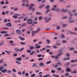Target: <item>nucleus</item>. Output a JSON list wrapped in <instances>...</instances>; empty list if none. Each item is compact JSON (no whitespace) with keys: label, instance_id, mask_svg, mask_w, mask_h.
Segmentation results:
<instances>
[{"label":"nucleus","instance_id":"1","mask_svg":"<svg viewBox=\"0 0 77 77\" xmlns=\"http://www.w3.org/2000/svg\"><path fill=\"white\" fill-rule=\"evenodd\" d=\"M73 13H74L73 15L74 16H75V17L77 16V13L76 12V10H73L72 11V12H71L70 11H69L68 12V14L69 15L70 17L69 18V20H71L72 18V14Z\"/></svg>","mask_w":77,"mask_h":77},{"label":"nucleus","instance_id":"2","mask_svg":"<svg viewBox=\"0 0 77 77\" xmlns=\"http://www.w3.org/2000/svg\"><path fill=\"white\" fill-rule=\"evenodd\" d=\"M48 16L50 17H44V19H45L46 21H45V23H48L51 20V17H53V16L50 14H49L48 15Z\"/></svg>","mask_w":77,"mask_h":77},{"label":"nucleus","instance_id":"3","mask_svg":"<svg viewBox=\"0 0 77 77\" xmlns=\"http://www.w3.org/2000/svg\"><path fill=\"white\" fill-rule=\"evenodd\" d=\"M53 6V8L52 9V11H55L57 12H60V9L59 8H56V6Z\"/></svg>","mask_w":77,"mask_h":77},{"label":"nucleus","instance_id":"4","mask_svg":"<svg viewBox=\"0 0 77 77\" xmlns=\"http://www.w3.org/2000/svg\"><path fill=\"white\" fill-rule=\"evenodd\" d=\"M62 51H63V49L61 48L58 51V53H59L57 55V56H61L62 54Z\"/></svg>","mask_w":77,"mask_h":77},{"label":"nucleus","instance_id":"5","mask_svg":"<svg viewBox=\"0 0 77 77\" xmlns=\"http://www.w3.org/2000/svg\"><path fill=\"white\" fill-rule=\"evenodd\" d=\"M32 21V19H29L27 20V22L28 23V24H32V22H29V21Z\"/></svg>","mask_w":77,"mask_h":77},{"label":"nucleus","instance_id":"6","mask_svg":"<svg viewBox=\"0 0 77 77\" xmlns=\"http://www.w3.org/2000/svg\"><path fill=\"white\" fill-rule=\"evenodd\" d=\"M6 26H7L8 27H12V24L10 22H9L7 23L6 24Z\"/></svg>","mask_w":77,"mask_h":77},{"label":"nucleus","instance_id":"7","mask_svg":"<svg viewBox=\"0 0 77 77\" xmlns=\"http://www.w3.org/2000/svg\"><path fill=\"white\" fill-rule=\"evenodd\" d=\"M18 15H19V14H14V16H13V18H17L18 17L17 16H18Z\"/></svg>","mask_w":77,"mask_h":77},{"label":"nucleus","instance_id":"8","mask_svg":"<svg viewBox=\"0 0 77 77\" xmlns=\"http://www.w3.org/2000/svg\"><path fill=\"white\" fill-rule=\"evenodd\" d=\"M16 32L17 33H18V34H19V35H21V31H20L19 29H17L16 31Z\"/></svg>","mask_w":77,"mask_h":77},{"label":"nucleus","instance_id":"9","mask_svg":"<svg viewBox=\"0 0 77 77\" xmlns=\"http://www.w3.org/2000/svg\"><path fill=\"white\" fill-rule=\"evenodd\" d=\"M29 9H30V10H31L32 9V11H33L35 10V8H33V7L31 6H29Z\"/></svg>","mask_w":77,"mask_h":77},{"label":"nucleus","instance_id":"10","mask_svg":"<svg viewBox=\"0 0 77 77\" xmlns=\"http://www.w3.org/2000/svg\"><path fill=\"white\" fill-rule=\"evenodd\" d=\"M70 34L74 35H77V33L76 32H74L70 31L69 32Z\"/></svg>","mask_w":77,"mask_h":77},{"label":"nucleus","instance_id":"11","mask_svg":"<svg viewBox=\"0 0 77 77\" xmlns=\"http://www.w3.org/2000/svg\"><path fill=\"white\" fill-rule=\"evenodd\" d=\"M70 59V58L67 57V58H63V60L64 61H65L66 60H68Z\"/></svg>","mask_w":77,"mask_h":77},{"label":"nucleus","instance_id":"12","mask_svg":"<svg viewBox=\"0 0 77 77\" xmlns=\"http://www.w3.org/2000/svg\"><path fill=\"white\" fill-rule=\"evenodd\" d=\"M38 45V44L36 45L35 46V48H41V46Z\"/></svg>","mask_w":77,"mask_h":77},{"label":"nucleus","instance_id":"13","mask_svg":"<svg viewBox=\"0 0 77 77\" xmlns=\"http://www.w3.org/2000/svg\"><path fill=\"white\" fill-rule=\"evenodd\" d=\"M16 62L18 65H20L21 64V63L18 60L16 61Z\"/></svg>","mask_w":77,"mask_h":77},{"label":"nucleus","instance_id":"14","mask_svg":"<svg viewBox=\"0 0 77 77\" xmlns=\"http://www.w3.org/2000/svg\"><path fill=\"white\" fill-rule=\"evenodd\" d=\"M51 11V10H47V11H45V14L46 15L48 14V12H50Z\"/></svg>","mask_w":77,"mask_h":77},{"label":"nucleus","instance_id":"15","mask_svg":"<svg viewBox=\"0 0 77 77\" xmlns=\"http://www.w3.org/2000/svg\"><path fill=\"white\" fill-rule=\"evenodd\" d=\"M66 72L67 71H68V72H69V71H71V69L69 68H67L66 69Z\"/></svg>","mask_w":77,"mask_h":77},{"label":"nucleus","instance_id":"16","mask_svg":"<svg viewBox=\"0 0 77 77\" xmlns=\"http://www.w3.org/2000/svg\"><path fill=\"white\" fill-rule=\"evenodd\" d=\"M0 71L3 73H5V72H6V69L3 70H0Z\"/></svg>","mask_w":77,"mask_h":77},{"label":"nucleus","instance_id":"17","mask_svg":"<svg viewBox=\"0 0 77 77\" xmlns=\"http://www.w3.org/2000/svg\"><path fill=\"white\" fill-rule=\"evenodd\" d=\"M22 58L20 57L19 58H17L16 59V60H18L19 61H21V59H22Z\"/></svg>","mask_w":77,"mask_h":77},{"label":"nucleus","instance_id":"18","mask_svg":"<svg viewBox=\"0 0 77 77\" xmlns=\"http://www.w3.org/2000/svg\"><path fill=\"white\" fill-rule=\"evenodd\" d=\"M62 43L63 44H66L67 43V41L66 40H63L62 41Z\"/></svg>","mask_w":77,"mask_h":77},{"label":"nucleus","instance_id":"19","mask_svg":"<svg viewBox=\"0 0 77 77\" xmlns=\"http://www.w3.org/2000/svg\"><path fill=\"white\" fill-rule=\"evenodd\" d=\"M70 72L72 74H76L77 73V71L75 70L73 72L71 71Z\"/></svg>","mask_w":77,"mask_h":77},{"label":"nucleus","instance_id":"20","mask_svg":"<svg viewBox=\"0 0 77 77\" xmlns=\"http://www.w3.org/2000/svg\"><path fill=\"white\" fill-rule=\"evenodd\" d=\"M19 38L20 40H21V41H24V40H25V38H23L21 37H19Z\"/></svg>","mask_w":77,"mask_h":77},{"label":"nucleus","instance_id":"21","mask_svg":"<svg viewBox=\"0 0 77 77\" xmlns=\"http://www.w3.org/2000/svg\"><path fill=\"white\" fill-rule=\"evenodd\" d=\"M74 49H75V48L74 47L70 48H69V50L70 51H72V50H74Z\"/></svg>","mask_w":77,"mask_h":77},{"label":"nucleus","instance_id":"22","mask_svg":"<svg viewBox=\"0 0 77 77\" xmlns=\"http://www.w3.org/2000/svg\"><path fill=\"white\" fill-rule=\"evenodd\" d=\"M0 33L1 34H3V33H8V32L7 31H1L0 32Z\"/></svg>","mask_w":77,"mask_h":77},{"label":"nucleus","instance_id":"23","mask_svg":"<svg viewBox=\"0 0 77 77\" xmlns=\"http://www.w3.org/2000/svg\"><path fill=\"white\" fill-rule=\"evenodd\" d=\"M26 26V24L25 23H23V24H22L21 26V27H25V26Z\"/></svg>","mask_w":77,"mask_h":77},{"label":"nucleus","instance_id":"24","mask_svg":"<svg viewBox=\"0 0 77 77\" xmlns=\"http://www.w3.org/2000/svg\"><path fill=\"white\" fill-rule=\"evenodd\" d=\"M36 65H37V63H33V64L32 65L33 67H36Z\"/></svg>","mask_w":77,"mask_h":77},{"label":"nucleus","instance_id":"25","mask_svg":"<svg viewBox=\"0 0 77 77\" xmlns=\"http://www.w3.org/2000/svg\"><path fill=\"white\" fill-rule=\"evenodd\" d=\"M50 6H47L45 8L47 10H50Z\"/></svg>","mask_w":77,"mask_h":77},{"label":"nucleus","instance_id":"26","mask_svg":"<svg viewBox=\"0 0 77 77\" xmlns=\"http://www.w3.org/2000/svg\"><path fill=\"white\" fill-rule=\"evenodd\" d=\"M60 37L62 38L63 39V38H65V36H64V35H63L62 34H61V36H60Z\"/></svg>","mask_w":77,"mask_h":77},{"label":"nucleus","instance_id":"27","mask_svg":"<svg viewBox=\"0 0 77 77\" xmlns=\"http://www.w3.org/2000/svg\"><path fill=\"white\" fill-rule=\"evenodd\" d=\"M68 17V16H64L62 18V19L63 20H64V19H67Z\"/></svg>","mask_w":77,"mask_h":77},{"label":"nucleus","instance_id":"28","mask_svg":"<svg viewBox=\"0 0 77 77\" xmlns=\"http://www.w3.org/2000/svg\"><path fill=\"white\" fill-rule=\"evenodd\" d=\"M40 66H44V64L43 63H39Z\"/></svg>","mask_w":77,"mask_h":77},{"label":"nucleus","instance_id":"29","mask_svg":"<svg viewBox=\"0 0 77 77\" xmlns=\"http://www.w3.org/2000/svg\"><path fill=\"white\" fill-rule=\"evenodd\" d=\"M58 56H55V57H54V58L55 59H59V57H57Z\"/></svg>","mask_w":77,"mask_h":77},{"label":"nucleus","instance_id":"30","mask_svg":"<svg viewBox=\"0 0 77 77\" xmlns=\"http://www.w3.org/2000/svg\"><path fill=\"white\" fill-rule=\"evenodd\" d=\"M33 49H34V47H33V46H30V47H29V50H33Z\"/></svg>","mask_w":77,"mask_h":77},{"label":"nucleus","instance_id":"31","mask_svg":"<svg viewBox=\"0 0 77 77\" xmlns=\"http://www.w3.org/2000/svg\"><path fill=\"white\" fill-rule=\"evenodd\" d=\"M77 62V60H71L70 61V62L71 63H72V62Z\"/></svg>","mask_w":77,"mask_h":77},{"label":"nucleus","instance_id":"32","mask_svg":"<svg viewBox=\"0 0 77 77\" xmlns=\"http://www.w3.org/2000/svg\"><path fill=\"white\" fill-rule=\"evenodd\" d=\"M46 49V48H42V49H40V51H44V50H45Z\"/></svg>","mask_w":77,"mask_h":77},{"label":"nucleus","instance_id":"33","mask_svg":"<svg viewBox=\"0 0 77 77\" xmlns=\"http://www.w3.org/2000/svg\"><path fill=\"white\" fill-rule=\"evenodd\" d=\"M44 6V5H42L41 6L39 7V9H42Z\"/></svg>","mask_w":77,"mask_h":77},{"label":"nucleus","instance_id":"34","mask_svg":"<svg viewBox=\"0 0 77 77\" xmlns=\"http://www.w3.org/2000/svg\"><path fill=\"white\" fill-rule=\"evenodd\" d=\"M60 26H57V27L56 29L57 30H59L60 29Z\"/></svg>","mask_w":77,"mask_h":77},{"label":"nucleus","instance_id":"35","mask_svg":"<svg viewBox=\"0 0 77 77\" xmlns=\"http://www.w3.org/2000/svg\"><path fill=\"white\" fill-rule=\"evenodd\" d=\"M42 19H43L42 16H39L38 18V20H41Z\"/></svg>","mask_w":77,"mask_h":77},{"label":"nucleus","instance_id":"36","mask_svg":"<svg viewBox=\"0 0 77 77\" xmlns=\"http://www.w3.org/2000/svg\"><path fill=\"white\" fill-rule=\"evenodd\" d=\"M26 33H27V34L28 35H30V31H27V32H26Z\"/></svg>","mask_w":77,"mask_h":77},{"label":"nucleus","instance_id":"37","mask_svg":"<svg viewBox=\"0 0 77 77\" xmlns=\"http://www.w3.org/2000/svg\"><path fill=\"white\" fill-rule=\"evenodd\" d=\"M62 12H65L67 11V10H66L63 9L62 10Z\"/></svg>","mask_w":77,"mask_h":77},{"label":"nucleus","instance_id":"38","mask_svg":"<svg viewBox=\"0 0 77 77\" xmlns=\"http://www.w3.org/2000/svg\"><path fill=\"white\" fill-rule=\"evenodd\" d=\"M35 51H36V53H38L40 52V51L39 50V49H36L35 50Z\"/></svg>","mask_w":77,"mask_h":77},{"label":"nucleus","instance_id":"39","mask_svg":"<svg viewBox=\"0 0 77 77\" xmlns=\"http://www.w3.org/2000/svg\"><path fill=\"white\" fill-rule=\"evenodd\" d=\"M44 59L42 58H38V60H42Z\"/></svg>","mask_w":77,"mask_h":77},{"label":"nucleus","instance_id":"40","mask_svg":"<svg viewBox=\"0 0 77 77\" xmlns=\"http://www.w3.org/2000/svg\"><path fill=\"white\" fill-rule=\"evenodd\" d=\"M20 44H21V45H25V44H26V43L21 42H20Z\"/></svg>","mask_w":77,"mask_h":77},{"label":"nucleus","instance_id":"41","mask_svg":"<svg viewBox=\"0 0 77 77\" xmlns=\"http://www.w3.org/2000/svg\"><path fill=\"white\" fill-rule=\"evenodd\" d=\"M64 71L63 70H62L61 71H60V73H62V74H63V73H64Z\"/></svg>","mask_w":77,"mask_h":77},{"label":"nucleus","instance_id":"42","mask_svg":"<svg viewBox=\"0 0 77 77\" xmlns=\"http://www.w3.org/2000/svg\"><path fill=\"white\" fill-rule=\"evenodd\" d=\"M41 31V29H40V28H37V31L38 32H39V31Z\"/></svg>","mask_w":77,"mask_h":77},{"label":"nucleus","instance_id":"43","mask_svg":"<svg viewBox=\"0 0 77 77\" xmlns=\"http://www.w3.org/2000/svg\"><path fill=\"white\" fill-rule=\"evenodd\" d=\"M69 75V74L68 73H66L65 75V76H66V77H67V76H68Z\"/></svg>","mask_w":77,"mask_h":77},{"label":"nucleus","instance_id":"44","mask_svg":"<svg viewBox=\"0 0 77 77\" xmlns=\"http://www.w3.org/2000/svg\"><path fill=\"white\" fill-rule=\"evenodd\" d=\"M32 36H35V33L34 32H33V31H32Z\"/></svg>","mask_w":77,"mask_h":77},{"label":"nucleus","instance_id":"45","mask_svg":"<svg viewBox=\"0 0 77 77\" xmlns=\"http://www.w3.org/2000/svg\"><path fill=\"white\" fill-rule=\"evenodd\" d=\"M12 71L13 72H17V71L16 70V69H12Z\"/></svg>","mask_w":77,"mask_h":77},{"label":"nucleus","instance_id":"46","mask_svg":"<svg viewBox=\"0 0 77 77\" xmlns=\"http://www.w3.org/2000/svg\"><path fill=\"white\" fill-rule=\"evenodd\" d=\"M58 71H61L62 70V68L60 67H59L57 69Z\"/></svg>","mask_w":77,"mask_h":77},{"label":"nucleus","instance_id":"47","mask_svg":"<svg viewBox=\"0 0 77 77\" xmlns=\"http://www.w3.org/2000/svg\"><path fill=\"white\" fill-rule=\"evenodd\" d=\"M26 51L27 53H31L32 52V51H31L28 50H27Z\"/></svg>","mask_w":77,"mask_h":77},{"label":"nucleus","instance_id":"48","mask_svg":"<svg viewBox=\"0 0 77 77\" xmlns=\"http://www.w3.org/2000/svg\"><path fill=\"white\" fill-rule=\"evenodd\" d=\"M3 65L4 66H5V67H6V66H7V64L6 63L3 64Z\"/></svg>","mask_w":77,"mask_h":77},{"label":"nucleus","instance_id":"49","mask_svg":"<svg viewBox=\"0 0 77 77\" xmlns=\"http://www.w3.org/2000/svg\"><path fill=\"white\" fill-rule=\"evenodd\" d=\"M4 68V67H3V66H1L0 68V70H1V69H3Z\"/></svg>","mask_w":77,"mask_h":77},{"label":"nucleus","instance_id":"50","mask_svg":"<svg viewBox=\"0 0 77 77\" xmlns=\"http://www.w3.org/2000/svg\"><path fill=\"white\" fill-rule=\"evenodd\" d=\"M51 63V62L50 61H49L46 63V64L47 65H48V64H49V63Z\"/></svg>","mask_w":77,"mask_h":77},{"label":"nucleus","instance_id":"51","mask_svg":"<svg viewBox=\"0 0 77 77\" xmlns=\"http://www.w3.org/2000/svg\"><path fill=\"white\" fill-rule=\"evenodd\" d=\"M50 76V75H46L43 76V77H49Z\"/></svg>","mask_w":77,"mask_h":77},{"label":"nucleus","instance_id":"52","mask_svg":"<svg viewBox=\"0 0 77 77\" xmlns=\"http://www.w3.org/2000/svg\"><path fill=\"white\" fill-rule=\"evenodd\" d=\"M53 75V76H54V77H59V75H57L54 74Z\"/></svg>","mask_w":77,"mask_h":77},{"label":"nucleus","instance_id":"53","mask_svg":"<svg viewBox=\"0 0 77 77\" xmlns=\"http://www.w3.org/2000/svg\"><path fill=\"white\" fill-rule=\"evenodd\" d=\"M36 14H37V15H42V14L41 13L37 12Z\"/></svg>","mask_w":77,"mask_h":77},{"label":"nucleus","instance_id":"54","mask_svg":"<svg viewBox=\"0 0 77 77\" xmlns=\"http://www.w3.org/2000/svg\"><path fill=\"white\" fill-rule=\"evenodd\" d=\"M11 70H8V72H7L8 74H11Z\"/></svg>","mask_w":77,"mask_h":77},{"label":"nucleus","instance_id":"55","mask_svg":"<svg viewBox=\"0 0 77 77\" xmlns=\"http://www.w3.org/2000/svg\"><path fill=\"white\" fill-rule=\"evenodd\" d=\"M24 48H21L20 49V52H21L22 51H23V50H24Z\"/></svg>","mask_w":77,"mask_h":77},{"label":"nucleus","instance_id":"56","mask_svg":"<svg viewBox=\"0 0 77 77\" xmlns=\"http://www.w3.org/2000/svg\"><path fill=\"white\" fill-rule=\"evenodd\" d=\"M35 75H36L35 74H32L31 75V77H35Z\"/></svg>","mask_w":77,"mask_h":77},{"label":"nucleus","instance_id":"57","mask_svg":"<svg viewBox=\"0 0 77 77\" xmlns=\"http://www.w3.org/2000/svg\"><path fill=\"white\" fill-rule=\"evenodd\" d=\"M75 22V20H70L69 21V23H73V22Z\"/></svg>","mask_w":77,"mask_h":77},{"label":"nucleus","instance_id":"58","mask_svg":"<svg viewBox=\"0 0 77 77\" xmlns=\"http://www.w3.org/2000/svg\"><path fill=\"white\" fill-rule=\"evenodd\" d=\"M38 20V17H36L34 19V21H37Z\"/></svg>","mask_w":77,"mask_h":77},{"label":"nucleus","instance_id":"59","mask_svg":"<svg viewBox=\"0 0 77 77\" xmlns=\"http://www.w3.org/2000/svg\"><path fill=\"white\" fill-rule=\"evenodd\" d=\"M51 72L52 73H55L56 71L54 70H51Z\"/></svg>","mask_w":77,"mask_h":77},{"label":"nucleus","instance_id":"60","mask_svg":"<svg viewBox=\"0 0 77 77\" xmlns=\"http://www.w3.org/2000/svg\"><path fill=\"white\" fill-rule=\"evenodd\" d=\"M67 25L66 24H63V26L64 27H66Z\"/></svg>","mask_w":77,"mask_h":77},{"label":"nucleus","instance_id":"61","mask_svg":"<svg viewBox=\"0 0 77 77\" xmlns=\"http://www.w3.org/2000/svg\"><path fill=\"white\" fill-rule=\"evenodd\" d=\"M26 72H25V70H24L22 72V75H24V74H25Z\"/></svg>","mask_w":77,"mask_h":77},{"label":"nucleus","instance_id":"62","mask_svg":"<svg viewBox=\"0 0 77 77\" xmlns=\"http://www.w3.org/2000/svg\"><path fill=\"white\" fill-rule=\"evenodd\" d=\"M57 65H62V63H60L58 62L57 63Z\"/></svg>","mask_w":77,"mask_h":77},{"label":"nucleus","instance_id":"63","mask_svg":"<svg viewBox=\"0 0 77 77\" xmlns=\"http://www.w3.org/2000/svg\"><path fill=\"white\" fill-rule=\"evenodd\" d=\"M25 75H26V76H28V75H29V73H26L25 74Z\"/></svg>","mask_w":77,"mask_h":77},{"label":"nucleus","instance_id":"64","mask_svg":"<svg viewBox=\"0 0 77 77\" xmlns=\"http://www.w3.org/2000/svg\"><path fill=\"white\" fill-rule=\"evenodd\" d=\"M54 35H58V33L56 32H54Z\"/></svg>","mask_w":77,"mask_h":77}]
</instances>
